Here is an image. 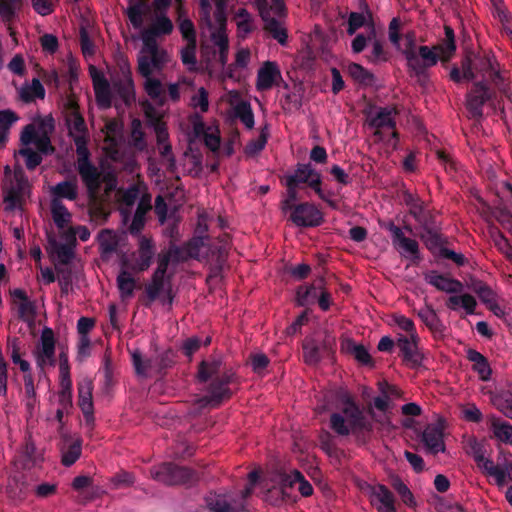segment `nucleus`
I'll use <instances>...</instances> for the list:
<instances>
[{"label":"nucleus","mask_w":512,"mask_h":512,"mask_svg":"<svg viewBox=\"0 0 512 512\" xmlns=\"http://www.w3.org/2000/svg\"><path fill=\"white\" fill-rule=\"evenodd\" d=\"M466 81L481 77L488 85H493L502 93H506L508 83L505 72L495 54L490 50L469 51L461 61Z\"/></svg>","instance_id":"nucleus-1"},{"label":"nucleus","mask_w":512,"mask_h":512,"mask_svg":"<svg viewBox=\"0 0 512 512\" xmlns=\"http://www.w3.org/2000/svg\"><path fill=\"white\" fill-rule=\"evenodd\" d=\"M402 54L409 76L423 90H427L431 86L429 69L438 63L439 55L427 45L417 46L413 38H407Z\"/></svg>","instance_id":"nucleus-2"},{"label":"nucleus","mask_w":512,"mask_h":512,"mask_svg":"<svg viewBox=\"0 0 512 512\" xmlns=\"http://www.w3.org/2000/svg\"><path fill=\"white\" fill-rule=\"evenodd\" d=\"M77 153V171L84 183L88 197L95 200L101 188V173L90 161V151L87 147V135L73 136Z\"/></svg>","instance_id":"nucleus-3"},{"label":"nucleus","mask_w":512,"mask_h":512,"mask_svg":"<svg viewBox=\"0 0 512 512\" xmlns=\"http://www.w3.org/2000/svg\"><path fill=\"white\" fill-rule=\"evenodd\" d=\"M150 473L153 479L168 486L192 484L197 480L195 471L172 462L155 466Z\"/></svg>","instance_id":"nucleus-4"},{"label":"nucleus","mask_w":512,"mask_h":512,"mask_svg":"<svg viewBox=\"0 0 512 512\" xmlns=\"http://www.w3.org/2000/svg\"><path fill=\"white\" fill-rule=\"evenodd\" d=\"M235 373L229 369L223 371L220 376L211 378V382L206 388L207 395L202 396L198 399L200 407L211 405L212 407H218L224 400L230 399L232 391L229 385L235 380Z\"/></svg>","instance_id":"nucleus-5"},{"label":"nucleus","mask_w":512,"mask_h":512,"mask_svg":"<svg viewBox=\"0 0 512 512\" xmlns=\"http://www.w3.org/2000/svg\"><path fill=\"white\" fill-rule=\"evenodd\" d=\"M399 113L400 111L396 105L385 107L370 105L364 110L368 126L375 129L374 136L380 140L383 139V128H396V116L399 115Z\"/></svg>","instance_id":"nucleus-6"},{"label":"nucleus","mask_w":512,"mask_h":512,"mask_svg":"<svg viewBox=\"0 0 512 512\" xmlns=\"http://www.w3.org/2000/svg\"><path fill=\"white\" fill-rule=\"evenodd\" d=\"M494 97L495 91L485 81L474 82L466 96V109L469 113V118L476 121L481 120L485 103Z\"/></svg>","instance_id":"nucleus-7"},{"label":"nucleus","mask_w":512,"mask_h":512,"mask_svg":"<svg viewBox=\"0 0 512 512\" xmlns=\"http://www.w3.org/2000/svg\"><path fill=\"white\" fill-rule=\"evenodd\" d=\"M396 347L399 358L407 367L418 369L423 365L424 353L420 348L419 335L406 337L405 334H397Z\"/></svg>","instance_id":"nucleus-8"},{"label":"nucleus","mask_w":512,"mask_h":512,"mask_svg":"<svg viewBox=\"0 0 512 512\" xmlns=\"http://www.w3.org/2000/svg\"><path fill=\"white\" fill-rule=\"evenodd\" d=\"M381 227L391 234L392 244L401 255L410 258L412 262H419L422 259L418 242L406 237L403 230L393 221L384 222Z\"/></svg>","instance_id":"nucleus-9"},{"label":"nucleus","mask_w":512,"mask_h":512,"mask_svg":"<svg viewBox=\"0 0 512 512\" xmlns=\"http://www.w3.org/2000/svg\"><path fill=\"white\" fill-rule=\"evenodd\" d=\"M287 214L288 220L297 227H318L324 222L323 213L311 202H300Z\"/></svg>","instance_id":"nucleus-10"},{"label":"nucleus","mask_w":512,"mask_h":512,"mask_svg":"<svg viewBox=\"0 0 512 512\" xmlns=\"http://www.w3.org/2000/svg\"><path fill=\"white\" fill-rule=\"evenodd\" d=\"M212 6L210 0H199L200 25L211 31V40L219 50H228L229 41L226 30L215 29L211 19Z\"/></svg>","instance_id":"nucleus-11"},{"label":"nucleus","mask_w":512,"mask_h":512,"mask_svg":"<svg viewBox=\"0 0 512 512\" xmlns=\"http://www.w3.org/2000/svg\"><path fill=\"white\" fill-rule=\"evenodd\" d=\"M36 364L42 371L48 364L55 365V338L53 330L45 327L40 337V347L34 352Z\"/></svg>","instance_id":"nucleus-12"},{"label":"nucleus","mask_w":512,"mask_h":512,"mask_svg":"<svg viewBox=\"0 0 512 512\" xmlns=\"http://www.w3.org/2000/svg\"><path fill=\"white\" fill-rule=\"evenodd\" d=\"M30 192V184L28 179L23 175L15 176V183L5 192L4 203L5 210L14 211L22 209L25 203V197Z\"/></svg>","instance_id":"nucleus-13"},{"label":"nucleus","mask_w":512,"mask_h":512,"mask_svg":"<svg viewBox=\"0 0 512 512\" xmlns=\"http://www.w3.org/2000/svg\"><path fill=\"white\" fill-rule=\"evenodd\" d=\"M261 19L263 21V31L281 46H286L288 43V31L285 25L286 18H276L270 15V12L265 8H262Z\"/></svg>","instance_id":"nucleus-14"},{"label":"nucleus","mask_w":512,"mask_h":512,"mask_svg":"<svg viewBox=\"0 0 512 512\" xmlns=\"http://www.w3.org/2000/svg\"><path fill=\"white\" fill-rule=\"evenodd\" d=\"M92 391L91 379L85 378L78 383V405L83 413L85 424L90 428H93L95 422Z\"/></svg>","instance_id":"nucleus-15"},{"label":"nucleus","mask_w":512,"mask_h":512,"mask_svg":"<svg viewBox=\"0 0 512 512\" xmlns=\"http://www.w3.org/2000/svg\"><path fill=\"white\" fill-rule=\"evenodd\" d=\"M444 428V420L439 419L436 423L428 424L422 432V442L432 454L445 451Z\"/></svg>","instance_id":"nucleus-16"},{"label":"nucleus","mask_w":512,"mask_h":512,"mask_svg":"<svg viewBox=\"0 0 512 512\" xmlns=\"http://www.w3.org/2000/svg\"><path fill=\"white\" fill-rule=\"evenodd\" d=\"M138 237V257L132 269L136 272H144L151 266L153 262L156 253V247L151 238L144 235H140Z\"/></svg>","instance_id":"nucleus-17"},{"label":"nucleus","mask_w":512,"mask_h":512,"mask_svg":"<svg viewBox=\"0 0 512 512\" xmlns=\"http://www.w3.org/2000/svg\"><path fill=\"white\" fill-rule=\"evenodd\" d=\"M282 80L281 72L275 62L266 61L257 72L256 89L267 91Z\"/></svg>","instance_id":"nucleus-18"},{"label":"nucleus","mask_w":512,"mask_h":512,"mask_svg":"<svg viewBox=\"0 0 512 512\" xmlns=\"http://www.w3.org/2000/svg\"><path fill=\"white\" fill-rule=\"evenodd\" d=\"M322 284H325L323 277L316 280L314 283L300 285L296 289L295 302L299 307H307L317 302L318 295L322 289Z\"/></svg>","instance_id":"nucleus-19"},{"label":"nucleus","mask_w":512,"mask_h":512,"mask_svg":"<svg viewBox=\"0 0 512 512\" xmlns=\"http://www.w3.org/2000/svg\"><path fill=\"white\" fill-rule=\"evenodd\" d=\"M342 413L347 419L352 434H358L360 432L371 433L373 431L372 422L366 418L359 405L349 410L342 409Z\"/></svg>","instance_id":"nucleus-20"},{"label":"nucleus","mask_w":512,"mask_h":512,"mask_svg":"<svg viewBox=\"0 0 512 512\" xmlns=\"http://www.w3.org/2000/svg\"><path fill=\"white\" fill-rule=\"evenodd\" d=\"M303 360L307 365L315 366L322 360V351H332L331 344L325 340L319 345L316 340L307 338L303 341Z\"/></svg>","instance_id":"nucleus-21"},{"label":"nucleus","mask_w":512,"mask_h":512,"mask_svg":"<svg viewBox=\"0 0 512 512\" xmlns=\"http://www.w3.org/2000/svg\"><path fill=\"white\" fill-rule=\"evenodd\" d=\"M424 278L428 284L446 293H458L463 290L461 281L439 274L437 271L426 273Z\"/></svg>","instance_id":"nucleus-22"},{"label":"nucleus","mask_w":512,"mask_h":512,"mask_svg":"<svg viewBox=\"0 0 512 512\" xmlns=\"http://www.w3.org/2000/svg\"><path fill=\"white\" fill-rule=\"evenodd\" d=\"M151 12L148 0H128L125 14L135 29H140L144 24V18Z\"/></svg>","instance_id":"nucleus-23"},{"label":"nucleus","mask_w":512,"mask_h":512,"mask_svg":"<svg viewBox=\"0 0 512 512\" xmlns=\"http://www.w3.org/2000/svg\"><path fill=\"white\" fill-rule=\"evenodd\" d=\"M341 351L354 357L362 365L373 366V360L367 348L363 344H357L351 338L341 340Z\"/></svg>","instance_id":"nucleus-24"},{"label":"nucleus","mask_w":512,"mask_h":512,"mask_svg":"<svg viewBox=\"0 0 512 512\" xmlns=\"http://www.w3.org/2000/svg\"><path fill=\"white\" fill-rule=\"evenodd\" d=\"M95 96L101 108H109L112 104L111 90L108 80L103 75L92 74Z\"/></svg>","instance_id":"nucleus-25"},{"label":"nucleus","mask_w":512,"mask_h":512,"mask_svg":"<svg viewBox=\"0 0 512 512\" xmlns=\"http://www.w3.org/2000/svg\"><path fill=\"white\" fill-rule=\"evenodd\" d=\"M440 230L441 227L438 223L434 226H429V228L422 229V232L419 233L420 239L431 252H435L437 249L440 251L441 248H444L443 245L446 242V239L440 233Z\"/></svg>","instance_id":"nucleus-26"},{"label":"nucleus","mask_w":512,"mask_h":512,"mask_svg":"<svg viewBox=\"0 0 512 512\" xmlns=\"http://www.w3.org/2000/svg\"><path fill=\"white\" fill-rule=\"evenodd\" d=\"M205 504L209 512H235L231 496L216 492H209L205 496Z\"/></svg>","instance_id":"nucleus-27"},{"label":"nucleus","mask_w":512,"mask_h":512,"mask_svg":"<svg viewBox=\"0 0 512 512\" xmlns=\"http://www.w3.org/2000/svg\"><path fill=\"white\" fill-rule=\"evenodd\" d=\"M10 295L14 299L21 301L18 306V317L23 321L34 319L36 316V306L34 302L28 299L26 292L23 289L15 288L10 291Z\"/></svg>","instance_id":"nucleus-28"},{"label":"nucleus","mask_w":512,"mask_h":512,"mask_svg":"<svg viewBox=\"0 0 512 512\" xmlns=\"http://www.w3.org/2000/svg\"><path fill=\"white\" fill-rule=\"evenodd\" d=\"M419 318L429 328L435 338L441 337L445 329L444 324L431 306H426L418 311Z\"/></svg>","instance_id":"nucleus-29"},{"label":"nucleus","mask_w":512,"mask_h":512,"mask_svg":"<svg viewBox=\"0 0 512 512\" xmlns=\"http://www.w3.org/2000/svg\"><path fill=\"white\" fill-rule=\"evenodd\" d=\"M151 210L149 200L142 198L137 205L132 222L128 228L132 236H140L146 223V214Z\"/></svg>","instance_id":"nucleus-30"},{"label":"nucleus","mask_w":512,"mask_h":512,"mask_svg":"<svg viewBox=\"0 0 512 512\" xmlns=\"http://www.w3.org/2000/svg\"><path fill=\"white\" fill-rule=\"evenodd\" d=\"M165 289V279L152 275L150 282L145 286V295L142 299V304L146 308H150L151 305L160 298Z\"/></svg>","instance_id":"nucleus-31"},{"label":"nucleus","mask_w":512,"mask_h":512,"mask_svg":"<svg viewBox=\"0 0 512 512\" xmlns=\"http://www.w3.org/2000/svg\"><path fill=\"white\" fill-rule=\"evenodd\" d=\"M222 368V359L213 358L211 360H202L198 365L197 379L200 383H206L211 378L220 376Z\"/></svg>","instance_id":"nucleus-32"},{"label":"nucleus","mask_w":512,"mask_h":512,"mask_svg":"<svg viewBox=\"0 0 512 512\" xmlns=\"http://www.w3.org/2000/svg\"><path fill=\"white\" fill-rule=\"evenodd\" d=\"M467 359L473 363V370L479 375L480 379L483 381H488L491 377V367L488 362V359L474 349H469L467 351Z\"/></svg>","instance_id":"nucleus-33"},{"label":"nucleus","mask_w":512,"mask_h":512,"mask_svg":"<svg viewBox=\"0 0 512 512\" xmlns=\"http://www.w3.org/2000/svg\"><path fill=\"white\" fill-rule=\"evenodd\" d=\"M53 199H67L74 201L78 197L77 178L74 176L71 180H65L57 183L51 188Z\"/></svg>","instance_id":"nucleus-34"},{"label":"nucleus","mask_w":512,"mask_h":512,"mask_svg":"<svg viewBox=\"0 0 512 512\" xmlns=\"http://www.w3.org/2000/svg\"><path fill=\"white\" fill-rule=\"evenodd\" d=\"M114 89L126 105L135 101L134 83L129 70L124 74V79L114 83Z\"/></svg>","instance_id":"nucleus-35"},{"label":"nucleus","mask_w":512,"mask_h":512,"mask_svg":"<svg viewBox=\"0 0 512 512\" xmlns=\"http://www.w3.org/2000/svg\"><path fill=\"white\" fill-rule=\"evenodd\" d=\"M313 174H315V168L310 163H298L293 173H288L281 178L288 182L294 180V185L300 187L301 184L307 185Z\"/></svg>","instance_id":"nucleus-36"},{"label":"nucleus","mask_w":512,"mask_h":512,"mask_svg":"<svg viewBox=\"0 0 512 512\" xmlns=\"http://www.w3.org/2000/svg\"><path fill=\"white\" fill-rule=\"evenodd\" d=\"M116 282L122 300L129 299L134 295L136 280L127 270L122 269L119 272Z\"/></svg>","instance_id":"nucleus-37"},{"label":"nucleus","mask_w":512,"mask_h":512,"mask_svg":"<svg viewBox=\"0 0 512 512\" xmlns=\"http://www.w3.org/2000/svg\"><path fill=\"white\" fill-rule=\"evenodd\" d=\"M51 214L57 228H65L72 219V214L59 199L51 200Z\"/></svg>","instance_id":"nucleus-38"},{"label":"nucleus","mask_w":512,"mask_h":512,"mask_svg":"<svg viewBox=\"0 0 512 512\" xmlns=\"http://www.w3.org/2000/svg\"><path fill=\"white\" fill-rule=\"evenodd\" d=\"M476 464L485 474L493 476L498 484H503L506 481L508 476V465L505 468H501L485 456L482 458V461H478Z\"/></svg>","instance_id":"nucleus-39"},{"label":"nucleus","mask_w":512,"mask_h":512,"mask_svg":"<svg viewBox=\"0 0 512 512\" xmlns=\"http://www.w3.org/2000/svg\"><path fill=\"white\" fill-rule=\"evenodd\" d=\"M371 497V503L375 505V507L395 505V497L393 493L383 484H378L372 487Z\"/></svg>","instance_id":"nucleus-40"},{"label":"nucleus","mask_w":512,"mask_h":512,"mask_svg":"<svg viewBox=\"0 0 512 512\" xmlns=\"http://www.w3.org/2000/svg\"><path fill=\"white\" fill-rule=\"evenodd\" d=\"M281 184L286 187L285 197L280 202V209L283 214H287L288 211L296 206V203L299 200V192L296 185H294V180H290V182L283 180L280 178Z\"/></svg>","instance_id":"nucleus-41"},{"label":"nucleus","mask_w":512,"mask_h":512,"mask_svg":"<svg viewBox=\"0 0 512 512\" xmlns=\"http://www.w3.org/2000/svg\"><path fill=\"white\" fill-rule=\"evenodd\" d=\"M410 215L419 224L421 229L429 228L431 225L434 226L438 224L435 213L428 209L425 201H423L417 209L412 211Z\"/></svg>","instance_id":"nucleus-42"},{"label":"nucleus","mask_w":512,"mask_h":512,"mask_svg":"<svg viewBox=\"0 0 512 512\" xmlns=\"http://www.w3.org/2000/svg\"><path fill=\"white\" fill-rule=\"evenodd\" d=\"M446 306L451 310H457L461 306L467 314L472 315L475 313L477 302L470 294H463L461 296L454 295L448 298Z\"/></svg>","instance_id":"nucleus-43"},{"label":"nucleus","mask_w":512,"mask_h":512,"mask_svg":"<svg viewBox=\"0 0 512 512\" xmlns=\"http://www.w3.org/2000/svg\"><path fill=\"white\" fill-rule=\"evenodd\" d=\"M491 428L494 436L501 442L512 444V425L499 418H491Z\"/></svg>","instance_id":"nucleus-44"},{"label":"nucleus","mask_w":512,"mask_h":512,"mask_svg":"<svg viewBox=\"0 0 512 512\" xmlns=\"http://www.w3.org/2000/svg\"><path fill=\"white\" fill-rule=\"evenodd\" d=\"M256 6L259 10V14L261 15V9L265 8L270 12V15L276 18H286L287 17V8L285 6L284 0H255Z\"/></svg>","instance_id":"nucleus-45"},{"label":"nucleus","mask_w":512,"mask_h":512,"mask_svg":"<svg viewBox=\"0 0 512 512\" xmlns=\"http://www.w3.org/2000/svg\"><path fill=\"white\" fill-rule=\"evenodd\" d=\"M234 116L238 118L247 129L254 127V113L248 101L242 100L234 106Z\"/></svg>","instance_id":"nucleus-46"},{"label":"nucleus","mask_w":512,"mask_h":512,"mask_svg":"<svg viewBox=\"0 0 512 512\" xmlns=\"http://www.w3.org/2000/svg\"><path fill=\"white\" fill-rule=\"evenodd\" d=\"M101 254H111L117 250L118 238L113 230L103 229L98 235Z\"/></svg>","instance_id":"nucleus-47"},{"label":"nucleus","mask_w":512,"mask_h":512,"mask_svg":"<svg viewBox=\"0 0 512 512\" xmlns=\"http://www.w3.org/2000/svg\"><path fill=\"white\" fill-rule=\"evenodd\" d=\"M346 71L359 84L371 85L374 81V75L358 63H350Z\"/></svg>","instance_id":"nucleus-48"},{"label":"nucleus","mask_w":512,"mask_h":512,"mask_svg":"<svg viewBox=\"0 0 512 512\" xmlns=\"http://www.w3.org/2000/svg\"><path fill=\"white\" fill-rule=\"evenodd\" d=\"M69 136L73 139V136L87 134V127L83 116L77 111H72L66 118Z\"/></svg>","instance_id":"nucleus-49"},{"label":"nucleus","mask_w":512,"mask_h":512,"mask_svg":"<svg viewBox=\"0 0 512 512\" xmlns=\"http://www.w3.org/2000/svg\"><path fill=\"white\" fill-rule=\"evenodd\" d=\"M81 452L82 440L77 438L67 448L62 449L61 463L66 467H70L80 458Z\"/></svg>","instance_id":"nucleus-50"},{"label":"nucleus","mask_w":512,"mask_h":512,"mask_svg":"<svg viewBox=\"0 0 512 512\" xmlns=\"http://www.w3.org/2000/svg\"><path fill=\"white\" fill-rule=\"evenodd\" d=\"M146 30L158 37L169 35L173 31V23L165 14H156L155 21Z\"/></svg>","instance_id":"nucleus-51"},{"label":"nucleus","mask_w":512,"mask_h":512,"mask_svg":"<svg viewBox=\"0 0 512 512\" xmlns=\"http://www.w3.org/2000/svg\"><path fill=\"white\" fill-rule=\"evenodd\" d=\"M329 426L338 436H348L352 433L343 413L333 412L330 415Z\"/></svg>","instance_id":"nucleus-52"},{"label":"nucleus","mask_w":512,"mask_h":512,"mask_svg":"<svg viewBox=\"0 0 512 512\" xmlns=\"http://www.w3.org/2000/svg\"><path fill=\"white\" fill-rule=\"evenodd\" d=\"M20 97L24 102H31L34 98L43 99L45 97V89L39 79L34 78L29 87L20 91Z\"/></svg>","instance_id":"nucleus-53"},{"label":"nucleus","mask_w":512,"mask_h":512,"mask_svg":"<svg viewBox=\"0 0 512 512\" xmlns=\"http://www.w3.org/2000/svg\"><path fill=\"white\" fill-rule=\"evenodd\" d=\"M21 7L22 0H0V16L4 21L11 22Z\"/></svg>","instance_id":"nucleus-54"},{"label":"nucleus","mask_w":512,"mask_h":512,"mask_svg":"<svg viewBox=\"0 0 512 512\" xmlns=\"http://www.w3.org/2000/svg\"><path fill=\"white\" fill-rule=\"evenodd\" d=\"M392 488L398 493L401 500L409 507L415 505L414 497L407 485L399 478L393 477L391 479Z\"/></svg>","instance_id":"nucleus-55"},{"label":"nucleus","mask_w":512,"mask_h":512,"mask_svg":"<svg viewBox=\"0 0 512 512\" xmlns=\"http://www.w3.org/2000/svg\"><path fill=\"white\" fill-rule=\"evenodd\" d=\"M153 359V369L158 373H163L166 369L171 368L175 363L174 352L172 350H166Z\"/></svg>","instance_id":"nucleus-56"},{"label":"nucleus","mask_w":512,"mask_h":512,"mask_svg":"<svg viewBox=\"0 0 512 512\" xmlns=\"http://www.w3.org/2000/svg\"><path fill=\"white\" fill-rule=\"evenodd\" d=\"M439 55V60L448 62L456 51L455 40H443L441 43L431 48Z\"/></svg>","instance_id":"nucleus-57"},{"label":"nucleus","mask_w":512,"mask_h":512,"mask_svg":"<svg viewBox=\"0 0 512 512\" xmlns=\"http://www.w3.org/2000/svg\"><path fill=\"white\" fill-rule=\"evenodd\" d=\"M131 357L137 375L144 376L148 370L153 369V359L144 360L139 350L133 351Z\"/></svg>","instance_id":"nucleus-58"},{"label":"nucleus","mask_w":512,"mask_h":512,"mask_svg":"<svg viewBox=\"0 0 512 512\" xmlns=\"http://www.w3.org/2000/svg\"><path fill=\"white\" fill-rule=\"evenodd\" d=\"M269 137V126L265 124L264 127L261 128L260 134L256 140H252L247 146L246 151L248 154H256L262 151L265 148Z\"/></svg>","instance_id":"nucleus-59"},{"label":"nucleus","mask_w":512,"mask_h":512,"mask_svg":"<svg viewBox=\"0 0 512 512\" xmlns=\"http://www.w3.org/2000/svg\"><path fill=\"white\" fill-rule=\"evenodd\" d=\"M144 89L148 96L153 100L159 99L164 92L161 81L153 78L152 76L145 78Z\"/></svg>","instance_id":"nucleus-60"},{"label":"nucleus","mask_w":512,"mask_h":512,"mask_svg":"<svg viewBox=\"0 0 512 512\" xmlns=\"http://www.w3.org/2000/svg\"><path fill=\"white\" fill-rule=\"evenodd\" d=\"M159 153L161 158L166 162V169L169 173H174L177 169L176 159L172 153V146L170 143H165L159 146Z\"/></svg>","instance_id":"nucleus-61"},{"label":"nucleus","mask_w":512,"mask_h":512,"mask_svg":"<svg viewBox=\"0 0 512 512\" xmlns=\"http://www.w3.org/2000/svg\"><path fill=\"white\" fill-rule=\"evenodd\" d=\"M19 153L25 157L26 168L30 171L34 170L42 162V155L31 148H22Z\"/></svg>","instance_id":"nucleus-62"},{"label":"nucleus","mask_w":512,"mask_h":512,"mask_svg":"<svg viewBox=\"0 0 512 512\" xmlns=\"http://www.w3.org/2000/svg\"><path fill=\"white\" fill-rule=\"evenodd\" d=\"M493 7V15L498 18L501 23H509L512 20V15L509 12L503 0H491Z\"/></svg>","instance_id":"nucleus-63"},{"label":"nucleus","mask_w":512,"mask_h":512,"mask_svg":"<svg viewBox=\"0 0 512 512\" xmlns=\"http://www.w3.org/2000/svg\"><path fill=\"white\" fill-rule=\"evenodd\" d=\"M204 242L202 237H193L183 244L184 251L187 255V258L198 259L201 248L203 247Z\"/></svg>","instance_id":"nucleus-64"}]
</instances>
